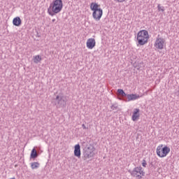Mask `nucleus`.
Masks as SVG:
<instances>
[{
    "mask_svg": "<svg viewBox=\"0 0 179 179\" xmlns=\"http://www.w3.org/2000/svg\"><path fill=\"white\" fill-rule=\"evenodd\" d=\"M156 152L159 157H166V156L170 153V148L167 145L164 147H163V145H159L157 148Z\"/></svg>",
    "mask_w": 179,
    "mask_h": 179,
    "instance_id": "nucleus-5",
    "label": "nucleus"
},
{
    "mask_svg": "<svg viewBox=\"0 0 179 179\" xmlns=\"http://www.w3.org/2000/svg\"><path fill=\"white\" fill-rule=\"evenodd\" d=\"M87 48H88L89 50H93L94 47H96V40L93 38H90L87 39Z\"/></svg>",
    "mask_w": 179,
    "mask_h": 179,
    "instance_id": "nucleus-9",
    "label": "nucleus"
},
{
    "mask_svg": "<svg viewBox=\"0 0 179 179\" xmlns=\"http://www.w3.org/2000/svg\"><path fill=\"white\" fill-rule=\"evenodd\" d=\"M66 96L62 94L56 95L53 99V104H55V107L57 108H64V107H66Z\"/></svg>",
    "mask_w": 179,
    "mask_h": 179,
    "instance_id": "nucleus-4",
    "label": "nucleus"
},
{
    "mask_svg": "<svg viewBox=\"0 0 179 179\" xmlns=\"http://www.w3.org/2000/svg\"><path fill=\"white\" fill-rule=\"evenodd\" d=\"M96 148L94 147H87L84 151V157L85 159H90V157H94V152Z\"/></svg>",
    "mask_w": 179,
    "mask_h": 179,
    "instance_id": "nucleus-8",
    "label": "nucleus"
},
{
    "mask_svg": "<svg viewBox=\"0 0 179 179\" xmlns=\"http://www.w3.org/2000/svg\"><path fill=\"white\" fill-rule=\"evenodd\" d=\"M141 110L138 108H135L134 110L133 115H132V120L133 121H138L139 120V117H141V115L139 114Z\"/></svg>",
    "mask_w": 179,
    "mask_h": 179,
    "instance_id": "nucleus-11",
    "label": "nucleus"
},
{
    "mask_svg": "<svg viewBox=\"0 0 179 179\" xmlns=\"http://www.w3.org/2000/svg\"><path fill=\"white\" fill-rule=\"evenodd\" d=\"M127 97L128 99V101H132L134 100H138V99H139L141 96L138 94H127Z\"/></svg>",
    "mask_w": 179,
    "mask_h": 179,
    "instance_id": "nucleus-12",
    "label": "nucleus"
},
{
    "mask_svg": "<svg viewBox=\"0 0 179 179\" xmlns=\"http://www.w3.org/2000/svg\"><path fill=\"white\" fill-rule=\"evenodd\" d=\"M40 61H41V57H40V55H36L34 57V62L37 64V63L40 62Z\"/></svg>",
    "mask_w": 179,
    "mask_h": 179,
    "instance_id": "nucleus-16",
    "label": "nucleus"
},
{
    "mask_svg": "<svg viewBox=\"0 0 179 179\" xmlns=\"http://www.w3.org/2000/svg\"><path fill=\"white\" fill-rule=\"evenodd\" d=\"M82 127H83V129H86V126L85 124H83Z\"/></svg>",
    "mask_w": 179,
    "mask_h": 179,
    "instance_id": "nucleus-22",
    "label": "nucleus"
},
{
    "mask_svg": "<svg viewBox=\"0 0 179 179\" xmlns=\"http://www.w3.org/2000/svg\"><path fill=\"white\" fill-rule=\"evenodd\" d=\"M142 166H143V167H146V166H148V163H146V160L145 159L143 160Z\"/></svg>",
    "mask_w": 179,
    "mask_h": 179,
    "instance_id": "nucleus-20",
    "label": "nucleus"
},
{
    "mask_svg": "<svg viewBox=\"0 0 179 179\" xmlns=\"http://www.w3.org/2000/svg\"><path fill=\"white\" fill-rule=\"evenodd\" d=\"M55 19H53V20H52V23H54V22H55Z\"/></svg>",
    "mask_w": 179,
    "mask_h": 179,
    "instance_id": "nucleus-23",
    "label": "nucleus"
},
{
    "mask_svg": "<svg viewBox=\"0 0 179 179\" xmlns=\"http://www.w3.org/2000/svg\"><path fill=\"white\" fill-rule=\"evenodd\" d=\"M166 44V40L163 38H160L159 36L158 35V37L157 38L155 43H154V47L157 50H163L164 48V45Z\"/></svg>",
    "mask_w": 179,
    "mask_h": 179,
    "instance_id": "nucleus-7",
    "label": "nucleus"
},
{
    "mask_svg": "<svg viewBox=\"0 0 179 179\" xmlns=\"http://www.w3.org/2000/svg\"><path fill=\"white\" fill-rule=\"evenodd\" d=\"M90 9L93 11L92 17L96 22H99L103 16V9L99 8V4L97 3H91Z\"/></svg>",
    "mask_w": 179,
    "mask_h": 179,
    "instance_id": "nucleus-3",
    "label": "nucleus"
},
{
    "mask_svg": "<svg viewBox=\"0 0 179 179\" xmlns=\"http://www.w3.org/2000/svg\"><path fill=\"white\" fill-rule=\"evenodd\" d=\"M38 157V154L37 153V150H36V148H34L31 152L30 159H37Z\"/></svg>",
    "mask_w": 179,
    "mask_h": 179,
    "instance_id": "nucleus-14",
    "label": "nucleus"
},
{
    "mask_svg": "<svg viewBox=\"0 0 179 179\" xmlns=\"http://www.w3.org/2000/svg\"><path fill=\"white\" fill-rule=\"evenodd\" d=\"M117 2H125L127 0H116Z\"/></svg>",
    "mask_w": 179,
    "mask_h": 179,
    "instance_id": "nucleus-21",
    "label": "nucleus"
},
{
    "mask_svg": "<svg viewBox=\"0 0 179 179\" xmlns=\"http://www.w3.org/2000/svg\"><path fill=\"white\" fill-rule=\"evenodd\" d=\"M137 45H145V44H148V41H149V32L145 29L138 31L137 34Z\"/></svg>",
    "mask_w": 179,
    "mask_h": 179,
    "instance_id": "nucleus-2",
    "label": "nucleus"
},
{
    "mask_svg": "<svg viewBox=\"0 0 179 179\" xmlns=\"http://www.w3.org/2000/svg\"><path fill=\"white\" fill-rule=\"evenodd\" d=\"M131 176L132 177H135L136 178H141L145 176V171H143V169L142 166H137L133 169L132 171L130 172Z\"/></svg>",
    "mask_w": 179,
    "mask_h": 179,
    "instance_id": "nucleus-6",
    "label": "nucleus"
},
{
    "mask_svg": "<svg viewBox=\"0 0 179 179\" xmlns=\"http://www.w3.org/2000/svg\"><path fill=\"white\" fill-rule=\"evenodd\" d=\"M82 153L80 152V145L77 144L74 146V156L78 157V159H80Z\"/></svg>",
    "mask_w": 179,
    "mask_h": 179,
    "instance_id": "nucleus-10",
    "label": "nucleus"
},
{
    "mask_svg": "<svg viewBox=\"0 0 179 179\" xmlns=\"http://www.w3.org/2000/svg\"><path fill=\"white\" fill-rule=\"evenodd\" d=\"M111 110H117L118 108V106L117 104H113L110 106Z\"/></svg>",
    "mask_w": 179,
    "mask_h": 179,
    "instance_id": "nucleus-19",
    "label": "nucleus"
},
{
    "mask_svg": "<svg viewBox=\"0 0 179 179\" xmlns=\"http://www.w3.org/2000/svg\"><path fill=\"white\" fill-rule=\"evenodd\" d=\"M13 24L14 26L19 27L22 24V20H20V17H16L13 20Z\"/></svg>",
    "mask_w": 179,
    "mask_h": 179,
    "instance_id": "nucleus-13",
    "label": "nucleus"
},
{
    "mask_svg": "<svg viewBox=\"0 0 179 179\" xmlns=\"http://www.w3.org/2000/svg\"><path fill=\"white\" fill-rule=\"evenodd\" d=\"M31 167L32 170H34L35 169H38V167H40V164L38 162H33L31 164Z\"/></svg>",
    "mask_w": 179,
    "mask_h": 179,
    "instance_id": "nucleus-15",
    "label": "nucleus"
},
{
    "mask_svg": "<svg viewBox=\"0 0 179 179\" xmlns=\"http://www.w3.org/2000/svg\"><path fill=\"white\" fill-rule=\"evenodd\" d=\"M63 6L62 0H55L50 3L48 13L50 16H55L57 13H59L62 10Z\"/></svg>",
    "mask_w": 179,
    "mask_h": 179,
    "instance_id": "nucleus-1",
    "label": "nucleus"
},
{
    "mask_svg": "<svg viewBox=\"0 0 179 179\" xmlns=\"http://www.w3.org/2000/svg\"><path fill=\"white\" fill-rule=\"evenodd\" d=\"M157 8L159 12H164V6H160V4H159Z\"/></svg>",
    "mask_w": 179,
    "mask_h": 179,
    "instance_id": "nucleus-18",
    "label": "nucleus"
},
{
    "mask_svg": "<svg viewBox=\"0 0 179 179\" xmlns=\"http://www.w3.org/2000/svg\"><path fill=\"white\" fill-rule=\"evenodd\" d=\"M117 93H119L120 96H122L123 97H125V96H127V94L124 92V90L122 89L117 90Z\"/></svg>",
    "mask_w": 179,
    "mask_h": 179,
    "instance_id": "nucleus-17",
    "label": "nucleus"
}]
</instances>
